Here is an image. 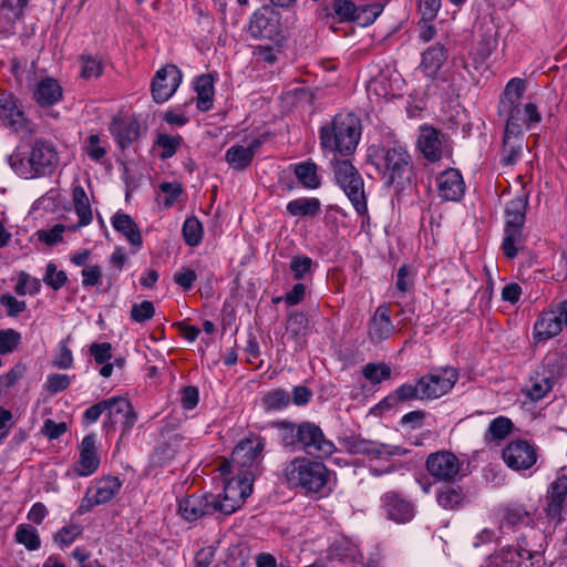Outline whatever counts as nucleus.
Wrapping results in <instances>:
<instances>
[{
  "instance_id": "1",
  "label": "nucleus",
  "mask_w": 567,
  "mask_h": 567,
  "mask_svg": "<svg viewBox=\"0 0 567 567\" xmlns=\"http://www.w3.org/2000/svg\"><path fill=\"white\" fill-rule=\"evenodd\" d=\"M8 163L21 177L39 178L54 173L59 165V154L53 143L38 138L29 145L28 150L18 146L8 157Z\"/></svg>"
},
{
  "instance_id": "2",
  "label": "nucleus",
  "mask_w": 567,
  "mask_h": 567,
  "mask_svg": "<svg viewBox=\"0 0 567 567\" xmlns=\"http://www.w3.org/2000/svg\"><path fill=\"white\" fill-rule=\"evenodd\" d=\"M361 137V123L353 113L337 114L320 127V147L324 153L351 155Z\"/></svg>"
},
{
  "instance_id": "3",
  "label": "nucleus",
  "mask_w": 567,
  "mask_h": 567,
  "mask_svg": "<svg viewBox=\"0 0 567 567\" xmlns=\"http://www.w3.org/2000/svg\"><path fill=\"white\" fill-rule=\"evenodd\" d=\"M289 485L301 487L309 494L326 495L329 491V471L321 462L296 457L284 468Z\"/></svg>"
},
{
  "instance_id": "4",
  "label": "nucleus",
  "mask_w": 567,
  "mask_h": 567,
  "mask_svg": "<svg viewBox=\"0 0 567 567\" xmlns=\"http://www.w3.org/2000/svg\"><path fill=\"white\" fill-rule=\"evenodd\" d=\"M369 156L388 186L402 179L411 165L406 146L398 141L373 146Z\"/></svg>"
},
{
  "instance_id": "5",
  "label": "nucleus",
  "mask_w": 567,
  "mask_h": 567,
  "mask_svg": "<svg viewBox=\"0 0 567 567\" xmlns=\"http://www.w3.org/2000/svg\"><path fill=\"white\" fill-rule=\"evenodd\" d=\"M334 179L359 215L368 212L364 182L349 159H331Z\"/></svg>"
},
{
  "instance_id": "6",
  "label": "nucleus",
  "mask_w": 567,
  "mask_h": 567,
  "mask_svg": "<svg viewBox=\"0 0 567 567\" xmlns=\"http://www.w3.org/2000/svg\"><path fill=\"white\" fill-rule=\"evenodd\" d=\"M563 371L559 353L551 352L545 355L537 368L532 372L526 384L525 393L532 401L544 399L551 390Z\"/></svg>"
},
{
  "instance_id": "7",
  "label": "nucleus",
  "mask_w": 567,
  "mask_h": 567,
  "mask_svg": "<svg viewBox=\"0 0 567 567\" xmlns=\"http://www.w3.org/2000/svg\"><path fill=\"white\" fill-rule=\"evenodd\" d=\"M265 440L260 436L244 439L234 449L229 461L225 460L219 466L221 474H230L236 470L240 472L249 471L258 465L262 458Z\"/></svg>"
},
{
  "instance_id": "8",
  "label": "nucleus",
  "mask_w": 567,
  "mask_h": 567,
  "mask_svg": "<svg viewBox=\"0 0 567 567\" xmlns=\"http://www.w3.org/2000/svg\"><path fill=\"white\" fill-rule=\"evenodd\" d=\"M254 480L251 471L238 472L236 476L227 480L224 485L223 498L216 495L219 513L230 515L240 508L252 493Z\"/></svg>"
},
{
  "instance_id": "9",
  "label": "nucleus",
  "mask_w": 567,
  "mask_h": 567,
  "mask_svg": "<svg viewBox=\"0 0 567 567\" xmlns=\"http://www.w3.org/2000/svg\"><path fill=\"white\" fill-rule=\"evenodd\" d=\"M498 114L506 117L504 134L514 135V137H523L524 130H528L542 120L534 103H526L524 107L520 105L507 106V110H498Z\"/></svg>"
},
{
  "instance_id": "10",
  "label": "nucleus",
  "mask_w": 567,
  "mask_h": 567,
  "mask_svg": "<svg viewBox=\"0 0 567 567\" xmlns=\"http://www.w3.org/2000/svg\"><path fill=\"white\" fill-rule=\"evenodd\" d=\"M342 446L350 454L364 455L370 458L402 456L408 453V450L402 446L379 443L357 435L344 437L342 440Z\"/></svg>"
},
{
  "instance_id": "11",
  "label": "nucleus",
  "mask_w": 567,
  "mask_h": 567,
  "mask_svg": "<svg viewBox=\"0 0 567 567\" xmlns=\"http://www.w3.org/2000/svg\"><path fill=\"white\" fill-rule=\"evenodd\" d=\"M458 372L452 367L433 370L420 378L421 393L424 400H435L449 393L456 381Z\"/></svg>"
},
{
  "instance_id": "12",
  "label": "nucleus",
  "mask_w": 567,
  "mask_h": 567,
  "mask_svg": "<svg viewBox=\"0 0 567 567\" xmlns=\"http://www.w3.org/2000/svg\"><path fill=\"white\" fill-rule=\"evenodd\" d=\"M247 31L255 40H275L280 33L279 13L268 6L261 7L250 17Z\"/></svg>"
},
{
  "instance_id": "13",
  "label": "nucleus",
  "mask_w": 567,
  "mask_h": 567,
  "mask_svg": "<svg viewBox=\"0 0 567 567\" xmlns=\"http://www.w3.org/2000/svg\"><path fill=\"white\" fill-rule=\"evenodd\" d=\"M300 449L317 457H329L336 452V445L328 440L319 425L312 422L301 423Z\"/></svg>"
},
{
  "instance_id": "14",
  "label": "nucleus",
  "mask_w": 567,
  "mask_h": 567,
  "mask_svg": "<svg viewBox=\"0 0 567 567\" xmlns=\"http://www.w3.org/2000/svg\"><path fill=\"white\" fill-rule=\"evenodd\" d=\"M417 147L429 162H437L451 153L446 135L427 125L420 127Z\"/></svg>"
},
{
  "instance_id": "15",
  "label": "nucleus",
  "mask_w": 567,
  "mask_h": 567,
  "mask_svg": "<svg viewBox=\"0 0 567 567\" xmlns=\"http://www.w3.org/2000/svg\"><path fill=\"white\" fill-rule=\"evenodd\" d=\"M179 515L188 522H195L205 516L219 513L217 496L214 494H193L178 503Z\"/></svg>"
},
{
  "instance_id": "16",
  "label": "nucleus",
  "mask_w": 567,
  "mask_h": 567,
  "mask_svg": "<svg viewBox=\"0 0 567 567\" xmlns=\"http://www.w3.org/2000/svg\"><path fill=\"white\" fill-rule=\"evenodd\" d=\"M425 466L430 475L436 481L451 483L457 477L461 463L454 453L439 451L427 456Z\"/></svg>"
},
{
  "instance_id": "17",
  "label": "nucleus",
  "mask_w": 567,
  "mask_h": 567,
  "mask_svg": "<svg viewBox=\"0 0 567 567\" xmlns=\"http://www.w3.org/2000/svg\"><path fill=\"white\" fill-rule=\"evenodd\" d=\"M104 412L106 413L105 427H113L116 417L122 415V435L127 434L137 421V413L134 411L131 402L123 396H112L103 400Z\"/></svg>"
},
{
  "instance_id": "18",
  "label": "nucleus",
  "mask_w": 567,
  "mask_h": 567,
  "mask_svg": "<svg viewBox=\"0 0 567 567\" xmlns=\"http://www.w3.org/2000/svg\"><path fill=\"white\" fill-rule=\"evenodd\" d=\"M503 460L514 471L530 468L537 461L536 447L527 441L516 440L506 445Z\"/></svg>"
},
{
  "instance_id": "19",
  "label": "nucleus",
  "mask_w": 567,
  "mask_h": 567,
  "mask_svg": "<svg viewBox=\"0 0 567 567\" xmlns=\"http://www.w3.org/2000/svg\"><path fill=\"white\" fill-rule=\"evenodd\" d=\"M182 82V73L175 65H166L159 69L152 81V96L156 103L166 102L178 89Z\"/></svg>"
},
{
  "instance_id": "20",
  "label": "nucleus",
  "mask_w": 567,
  "mask_h": 567,
  "mask_svg": "<svg viewBox=\"0 0 567 567\" xmlns=\"http://www.w3.org/2000/svg\"><path fill=\"white\" fill-rule=\"evenodd\" d=\"M567 496V473L561 470V473L554 480L546 494V506L544 508L547 518L556 524L563 520V509Z\"/></svg>"
},
{
  "instance_id": "21",
  "label": "nucleus",
  "mask_w": 567,
  "mask_h": 567,
  "mask_svg": "<svg viewBox=\"0 0 567 567\" xmlns=\"http://www.w3.org/2000/svg\"><path fill=\"white\" fill-rule=\"evenodd\" d=\"M0 116L17 133L29 135L35 130L34 124L24 116V113L17 105L16 99L10 94H0Z\"/></svg>"
},
{
  "instance_id": "22",
  "label": "nucleus",
  "mask_w": 567,
  "mask_h": 567,
  "mask_svg": "<svg viewBox=\"0 0 567 567\" xmlns=\"http://www.w3.org/2000/svg\"><path fill=\"white\" fill-rule=\"evenodd\" d=\"M184 437L168 426L161 430V440L151 456L153 466L162 467L168 464L176 455Z\"/></svg>"
},
{
  "instance_id": "23",
  "label": "nucleus",
  "mask_w": 567,
  "mask_h": 567,
  "mask_svg": "<svg viewBox=\"0 0 567 567\" xmlns=\"http://www.w3.org/2000/svg\"><path fill=\"white\" fill-rule=\"evenodd\" d=\"M381 504L388 518L399 524L412 520L415 515L414 505L394 491L383 494L381 497Z\"/></svg>"
},
{
  "instance_id": "24",
  "label": "nucleus",
  "mask_w": 567,
  "mask_h": 567,
  "mask_svg": "<svg viewBox=\"0 0 567 567\" xmlns=\"http://www.w3.org/2000/svg\"><path fill=\"white\" fill-rule=\"evenodd\" d=\"M566 326V317L560 309V302L556 309L543 312L539 319L534 324V337L538 341H545L558 336L563 326Z\"/></svg>"
},
{
  "instance_id": "25",
  "label": "nucleus",
  "mask_w": 567,
  "mask_h": 567,
  "mask_svg": "<svg viewBox=\"0 0 567 567\" xmlns=\"http://www.w3.org/2000/svg\"><path fill=\"white\" fill-rule=\"evenodd\" d=\"M437 195L446 202H457L465 193V184L461 173L449 168L436 177Z\"/></svg>"
},
{
  "instance_id": "26",
  "label": "nucleus",
  "mask_w": 567,
  "mask_h": 567,
  "mask_svg": "<svg viewBox=\"0 0 567 567\" xmlns=\"http://www.w3.org/2000/svg\"><path fill=\"white\" fill-rule=\"evenodd\" d=\"M79 461L74 464V472L80 477L92 475L100 465V457L96 453L95 435L90 434L83 437L80 447Z\"/></svg>"
},
{
  "instance_id": "27",
  "label": "nucleus",
  "mask_w": 567,
  "mask_h": 567,
  "mask_svg": "<svg viewBox=\"0 0 567 567\" xmlns=\"http://www.w3.org/2000/svg\"><path fill=\"white\" fill-rule=\"evenodd\" d=\"M394 331L389 309L379 306L369 322L368 334L372 342L379 343L391 337Z\"/></svg>"
},
{
  "instance_id": "28",
  "label": "nucleus",
  "mask_w": 567,
  "mask_h": 567,
  "mask_svg": "<svg viewBox=\"0 0 567 567\" xmlns=\"http://www.w3.org/2000/svg\"><path fill=\"white\" fill-rule=\"evenodd\" d=\"M527 206L528 200L525 196H517L509 200L505 208L504 229H523L526 219Z\"/></svg>"
},
{
  "instance_id": "29",
  "label": "nucleus",
  "mask_w": 567,
  "mask_h": 567,
  "mask_svg": "<svg viewBox=\"0 0 567 567\" xmlns=\"http://www.w3.org/2000/svg\"><path fill=\"white\" fill-rule=\"evenodd\" d=\"M61 97L62 89L60 84L51 78L41 80L33 92V99L42 107L55 104Z\"/></svg>"
},
{
  "instance_id": "30",
  "label": "nucleus",
  "mask_w": 567,
  "mask_h": 567,
  "mask_svg": "<svg viewBox=\"0 0 567 567\" xmlns=\"http://www.w3.org/2000/svg\"><path fill=\"white\" fill-rule=\"evenodd\" d=\"M113 228L121 233L134 247L142 246V235L133 218L125 213H116L112 218Z\"/></svg>"
},
{
  "instance_id": "31",
  "label": "nucleus",
  "mask_w": 567,
  "mask_h": 567,
  "mask_svg": "<svg viewBox=\"0 0 567 567\" xmlns=\"http://www.w3.org/2000/svg\"><path fill=\"white\" fill-rule=\"evenodd\" d=\"M110 131L120 147L125 148L138 137L140 125L134 120L115 118L110 126Z\"/></svg>"
},
{
  "instance_id": "32",
  "label": "nucleus",
  "mask_w": 567,
  "mask_h": 567,
  "mask_svg": "<svg viewBox=\"0 0 567 567\" xmlns=\"http://www.w3.org/2000/svg\"><path fill=\"white\" fill-rule=\"evenodd\" d=\"M93 494L100 505L111 502L122 488V481L116 476H104L95 481L93 486Z\"/></svg>"
},
{
  "instance_id": "33",
  "label": "nucleus",
  "mask_w": 567,
  "mask_h": 567,
  "mask_svg": "<svg viewBox=\"0 0 567 567\" xmlns=\"http://www.w3.org/2000/svg\"><path fill=\"white\" fill-rule=\"evenodd\" d=\"M447 59L445 48L436 43L422 53L421 69L427 76H434Z\"/></svg>"
},
{
  "instance_id": "34",
  "label": "nucleus",
  "mask_w": 567,
  "mask_h": 567,
  "mask_svg": "<svg viewBox=\"0 0 567 567\" xmlns=\"http://www.w3.org/2000/svg\"><path fill=\"white\" fill-rule=\"evenodd\" d=\"M72 199L79 223L74 228L83 227L92 221V209L89 197L80 184H74L72 189Z\"/></svg>"
},
{
  "instance_id": "35",
  "label": "nucleus",
  "mask_w": 567,
  "mask_h": 567,
  "mask_svg": "<svg viewBox=\"0 0 567 567\" xmlns=\"http://www.w3.org/2000/svg\"><path fill=\"white\" fill-rule=\"evenodd\" d=\"M195 91L197 93V107L207 112L213 107L214 101V79L210 74H202L195 80Z\"/></svg>"
},
{
  "instance_id": "36",
  "label": "nucleus",
  "mask_w": 567,
  "mask_h": 567,
  "mask_svg": "<svg viewBox=\"0 0 567 567\" xmlns=\"http://www.w3.org/2000/svg\"><path fill=\"white\" fill-rule=\"evenodd\" d=\"M286 209L291 216L315 217L320 213L321 203L316 197H301L290 200Z\"/></svg>"
},
{
  "instance_id": "37",
  "label": "nucleus",
  "mask_w": 567,
  "mask_h": 567,
  "mask_svg": "<svg viewBox=\"0 0 567 567\" xmlns=\"http://www.w3.org/2000/svg\"><path fill=\"white\" fill-rule=\"evenodd\" d=\"M525 92V82L519 78L508 81L504 90V96L498 104V110H507V106L519 105Z\"/></svg>"
},
{
  "instance_id": "38",
  "label": "nucleus",
  "mask_w": 567,
  "mask_h": 567,
  "mask_svg": "<svg viewBox=\"0 0 567 567\" xmlns=\"http://www.w3.org/2000/svg\"><path fill=\"white\" fill-rule=\"evenodd\" d=\"M529 518V512L520 504H509L502 509L499 527H515Z\"/></svg>"
},
{
  "instance_id": "39",
  "label": "nucleus",
  "mask_w": 567,
  "mask_h": 567,
  "mask_svg": "<svg viewBox=\"0 0 567 567\" xmlns=\"http://www.w3.org/2000/svg\"><path fill=\"white\" fill-rule=\"evenodd\" d=\"M523 151V137H514V135L504 134L502 163L505 166H512L517 163Z\"/></svg>"
},
{
  "instance_id": "40",
  "label": "nucleus",
  "mask_w": 567,
  "mask_h": 567,
  "mask_svg": "<svg viewBox=\"0 0 567 567\" xmlns=\"http://www.w3.org/2000/svg\"><path fill=\"white\" fill-rule=\"evenodd\" d=\"M276 427L278 430V436L281 444L285 447L296 450L300 441L301 423L299 425H295L292 422L281 421L276 424Z\"/></svg>"
},
{
  "instance_id": "41",
  "label": "nucleus",
  "mask_w": 567,
  "mask_h": 567,
  "mask_svg": "<svg viewBox=\"0 0 567 567\" xmlns=\"http://www.w3.org/2000/svg\"><path fill=\"white\" fill-rule=\"evenodd\" d=\"M513 422L505 416L494 419L484 434L486 443L498 442L504 440L512 431Z\"/></svg>"
},
{
  "instance_id": "42",
  "label": "nucleus",
  "mask_w": 567,
  "mask_h": 567,
  "mask_svg": "<svg viewBox=\"0 0 567 567\" xmlns=\"http://www.w3.org/2000/svg\"><path fill=\"white\" fill-rule=\"evenodd\" d=\"M523 229H504L502 249L507 258H515L524 246Z\"/></svg>"
},
{
  "instance_id": "43",
  "label": "nucleus",
  "mask_w": 567,
  "mask_h": 567,
  "mask_svg": "<svg viewBox=\"0 0 567 567\" xmlns=\"http://www.w3.org/2000/svg\"><path fill=\"white\" fill-rule=\"evenodd\" d=\"M14 539L28 550H37L41 546V539L35 527L29 524H20L17 527Z\"/></svg>"
},
{
  "instance_id": "44",
  "label": "nucleus",
  "mask_w": 567,
  "mask_h": 567,
  "mask_svg": "<svg viewBox=\"0 0 567 567\" xmlns=\"http://www.w3.org/2000/svg\"><path fill=\"white\" fill-rule=\"evenodd\" d=\"M225 159L234 169L237 171H244L252 162L250 152L246 151L245 146L241 145H233L229 147L226 151Z\"/></svg>"
},
{
  "instance_id": "45",
  "label": "nucleus",
  "mask_w": 567,
  "mask_h": 567,
  "mask_svg": "<svg viewBox=\"0 0 567 567\" xmlns=\"http://www.w3.org/2000/svg\"><path fill=\"white\" fill-rule=\"evenodd\" d=\"M382 11L383 4L378 1L368 4H359L355 8L354 22L363 27L370 25L377 20Z\"/></svg>"
},
{
  "instance_id": "46",
  "label": "nucleus",
  "mask_w": 567,
  "mask_h": 567,
  "mask_svg": "<svg viewBox=\"0 0 567 567\" xmlns=\"http://www.w3.org/2000/svg\"><path fill=\"white\" fill-rule=\"evenodd\" d=\"M291 398L284 389H274L262 396V404L267 411H280L290 404Z\"/></svg>"
},
{
  "instance_id": "47",
  "label": "nucleus",
  "mask_w": 567,
  "mask_h": 567,
  "mask_svg": "<svg viewBox=\"0 0 567 567\" xmlns=\"http://www.w3.org/2000/svg\"><path fill=\"white\" fill-rule=\"evenodd\" d=\"M295 174L298 181L307 188L315 189L320 185L315 163H300L296 165Z\"/></svg>"
},
{
  "instance_id": "48",
  "label": "nucleus",
  "mask_w": 567,
  "mask_h": 567,
  "mask_svg": "<svg viewBox=\"0 0 567 567\" xmlns=\"http://www.w3.org/2000/svg\"><path fill=\"white\" fill-rule=\"evenodd\" d=\"M367 90L369 95L374 94L375 96L382 99H388L395 95L391 80L384 74H379L372 79Z\"/></svg>"
},
{
  "instance_id": "49",
  "label": "nucleus",
  "mask_w": 567,
  "mask_h": 567,
  "mask_svg": "<svg viewBox=\"0 0 567 567\" xmlns=\"http://www.w3.org/2000/svg\"><path fill=\"white\" fill-rule=\"evenodd\" d=\"M287 333L296 341L306 336L308 330V318L302 312H291L287 319Z\"/></svg>"
},
{
  "instance_id": "50",
  "label": "nucleus",
  "mask_w": 567,
  "mask_h": 567,
  "mask_svg": "<svg viewBox=\"0 0 567 567\" xmlns=\"http://www.w3.org/2000/svg\"><path fill=\"white\" fill-rule=\"evenodd\" d=\"M362 373L370 383L379 384L391 378V368L386 363H368Z\"/></svg>"
},
{
  "instance_id": "51",
  "label": "nucleus",
  "mask_w": 567,
  "mask_h": 567,
  "mask_svg": "<svg viewBox=\"0 0 567 567\" xmlns=\"http://www.w3.org/2000/svg\"><path fill=\"white\" fill-rule=\"evenodd\" d=\"M41 290V282L39 279L31 277L28 272L21 271L18 276V281L14 291L19 296L37 295Z\"/></svg>"
},
{
  "instance_id": "52",
  "label": "nucleus",
  "mask_w": 567,
  "mask_h": 567,
  "mask_svg": "<svg viewBox=\"0 0 567 567\" xmlns=\"http://www.w3.org/2000/svg\"><path fill=\"white\" fill-rule=\"evenodd\" d=\"M183 236L187 245L197 246L203 238V227L196 217L187 218L183 225Z\"/></svg>"
},
{
  "instance_id": "53",
  "label": "nucleus",
  "mask_w": 567,
  "mask_h": 567,
  "mask_svg": "<svg viewBox=\"0 0 567 567\" xmlns=\"http://www.w3.org/2000/svg\"><path fill=\"white\" fill-rule=\"evenodd\" d=\"M463 495L458 488L445 486L441 488L436 495V501L440 506L445 509H453L461 504Z\"/></svg>"
},
{
  "instance_id": "54",
  "label": "nucleus",
  "mask_w": 567,
  "mask_h": 567,
  "mask_svg": "<svg viewBox=\"0 0 567 567\" xmlns=\"http://www.w3.org/2000/svg\"><path fill=\"white\" fill-rule=\"evenodd\" d=\"M182 137L179 135L158 134L156 145L162 150L161 158H171L181 146Z\"/></svg>"
},
{
  "instance_id": "55",
  "label": "nucleus",
  "mask_w": 567,
  "mask_h": 567,
  "mask_svg": "<svg viewBox=\"0 0 567 567\" xmlns=\"http://www.w3.org/2000/svg\"><path fill=\"white\" fill-rule=\"evenodd\" d=\"M81 60V75L83 79L99 78L103 72L102 61L97 56L83 54Z\"/></svg>"
},
{
  "instance_id": "56",
  "label": "nucleus",
  "mask_w": 567,
  "mask_h": 567,
  "mask_svg": "<svg viewBox=\"0 0 567 567\" xmlns=\"http://www.w3.org/2000/svg\"><path fill=\"white\" fill-rule=\"evenodd\" d=\"M394 396L398 401L405 402L411 400H424L421 393V381L416 383H403L395 391Z\"/></svg>"
},
{
  "instance_id": "57",
  "label": "nucleus",
  "mask_w": 567,
  "mask_h": 567,
  "mask_svg": "<svg viewBox=\"0 0 567 567\" xmlns=\"http://www.w3.org/2000/svg\"><path fill=\"white\" fill-rule=\"evenodd\" d=\"M82 534V527L80 525H66L63 526L54 534V542L61 547L70 546L80 535Z\"/></svg>"
},
{
  "instance_id": "58",
  "label": "nucleus",
  "mask_w": 567,
  "mask_h": 567,
  "mask_svg": "<svg viewBox=\"0 0 567 567\" xmlns=\"http://www.w3.org/2000/svg\"><path fill=\"white\" fill-rule=\"evenodd\" d=\"M68 280V276L64 271L56 270V266L53 262H49L45 268V275L43 277L44 284L50 286L53 290L61 289Z\"/></svg>"
},
{
  "instance_id": "59",
  "label": "nucleus",
  "mask_w": 567,
  "mask_h": 567,
  "mask_svg": "<svg viewBox=\"0 0 567 567\" xmlns=\"http://www.w3.org/2000/svg\"><path fill=\"white\" fill-rule=\"evenodd\" d=\"M155 308L152 301L144 300L141 303H134L131 309V319L142 323L153 318Z\"/></svg>"
},
{
  "instance_id": "60",
  "label": "nucleus",
  "mask_w": 567,
  "mask_h": 567,
  "mask_svg": "<svg viewBox=\"0 0 567 567\" xmlns=\"http://www.w3.org/2000/svg\"><path fill=\"white\" fill-rule=\"evenodd\" d=\"M21 334L13 330H0V354L11 353L20 343Z\"/></svg>"
},
{
  "instance_id": "61",
  "label": "nucleus",
  "mask_w": 567,
  "mask_h": 567,
  "mask_svg": "<svg viewBox=\"0 0 567 567\" xmlns=\"http://www.w3.org/2000/svg\"><path fill=\"white\" fill-rule=\"evenodd\" d=\"M355 8L351 0H333L332 10L340 21H354Z\"/></svg>"
},
{
  "instance_id": "62",
  "label": "nucleus",
  "mask_w": 567,
  "mask_h": 567,
  "mask_svg": "<svg viewBox=\"0 0 567 567\" xmlns=\"http://www.w3.org/2000/svg\"><path fill=\"white\" fill-rule=\"evenodd\" d=\"M0 305L6 309L9 317H18L27 309V303L23 300H18L10 293H3L0 296Z\"/></svg>"
},
{
  "instance_id": "63",
  "label": "nucleus",
  "mask_w": 567,
  "mask_h": 567,
  "mask_svg": "<svg viewBox=\"0 0 567 567\" xmlns=\"http://www.w3.org/2000/svg\"><path fill=\"white\" fill-rule=\"evenodd\" d=\"M312 266V259L308 256H295L290 261L293 278L300 280L308 274Z\"/></svg>"
},
{
  "instance_id": "64",
  "label": "nucleus",
  "mask_w": 567,
  "mask_h": 567,
  "mask_svg": "<svg viewBox=\"0 0 567 567\" xmlns=\"http://www.w3.org/2000/svg\"><path fill=\"white\" fill-rule=\"evenodd\" d=\"M52 364L58 369H70L73 364L72 351L64 341L59 343L58 352L53 358Z\"/></svg>"
}]
</instances>
